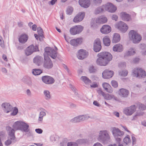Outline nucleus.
<instances>
[{
    "instance_id": "41",
    "label": "nucleus",
    "mask_w": 146,
    "mask_h": 146,
    "mask_svg": "<svg viewBox=\"0 0 146 146\" xmlns=\"http://www.w3.org/2000/svg\"><path fill=\"white\" fill-rule=\"evenodd\" d=\"M88 141V140L86 139H80L76 141V143L77 145L78 144L81 145L87 143Z\"/></svg>"
},
{
    "instance_id": "1",
    "label": "nucleus",
    "mask_w": 146,
    "mask_h": 146,
    "mask_svg": "<svg viewBox=\"0 0 146 146\" xmlns=\"http://www.w3.org/2000/svg\"><path fill=\"white\" fill-rule=\"evenodd\" d=\"M97 56L98 58L96 60V63L100 66H106L112 58L111 54L108 52L100 53Z\"/></svg>"
},
{
    "instance_id": "49",
    "label": "nucleus",
    "mask_w": 146,
    "mask_h": 146,
    "mask_svg": "<svg viewBox=\"0 0 146 146\" xmlns=\"http://www.w3.org/2000/svg\"><path fill=\"white\" fill-rule=\"evenodd\" d=\"M139 108L140 110H144L146 109L145 105L141 104H140L139 105Z\"/></svg>"
},
{
    "instance_id": "63",
    "label": "nucleus",
    "mask_w": 146,
    "mask_h": 146,
    "mask_svg": "<svg viewBox=\"0 0 146 146\" xmlns=\"http://www.w3.org/2000/svg\"><path fill=\"white\" fill-rule=\"evenodd\" d=\"M112 20L117 21L118 19V17L116 15H113L112 17Z\"/></svg>"
},
{
    "instance_id": "28",
    "label": "nucleus",
    "mask_w": 146,
    "mask_h": 146,
    "mask_svg": "<svg viewBox=\"0 0 146 146\" xmlns=\"http://www.w3.org/2000/svg\"><path fill=\"white\" fill-rule=\"evenodd\" d=\"M82 42L81 39L80 38L73 39L70 41V44L73 46H76L80 44Z\"/></svg>"
},
{
    "instance_id": "11",
    "label": "nucleus",
    "mask_w": 146,
    "mask_h": 146,
    "mask_svg": "<svg viewBox=\"0 0 146 146\" xmlns=\"http://www.w3.org/2000/svg\"><path fill=\"white\" fill-rule=\"evenodd\" d=\"M111 131L115 137L123 136L124 133L120 130L119 128L115 127H112L111 128Z\"/></svg>"
},
{
    "instance_id": "56",
    "label": "nucleus",
    "mask_w": 146,
    "mask_h": 146,
    "mask_svg": "<svg viewBox=\"0 0 146 146\" xmlns=\"http://www.w3.org/2000/svg\"><path fill=\"white\" fill-rule=\"evenodd\" d=\"M35 131L38 133L41 134L42 133L43 130L41 129H36L35 130Z\"/></svg>"
},
{
    "instance_id": "22",
    "label": "nucleus",
    "mask_w": 146,
    "mask_h": 146,
    "mask_svg": "<svg viewBox=\"0 0 146 146\" xmlns=\"http://www.w3.org/2000/svg\"><path fill=\"white\" fill-rule=\"evenodd\" d=\"M15 135L8 136V139L5 142V144L7 146L10 145L12 143H14L17 142Z\"/></svg>"
},
{
    "instance_id": "48",
    "label": "nucleus",
    "mask_w": 146,
    "mask_h": 146,
    "mask_svg": "<svg viewBox=\"0 0 146 146\" xmlns=\"http://www.w3.org/2000/svg\"><path fill=\"white\" fill-rule=\"evenodd\" d=\"M112 95H110L109 94H106L104 95V97L105 99L107 100H110L112 99Z\"/></svg>"
},
{
    "instance_id": "14",
    "label": "nucleus",
    "mask_w": 146,
    "mask_h": 146,
    "mask_svg": "<svg viewBox=\"0 0 146 146\" xmlns=\"http://www.w3.org/2000/svg\"><path fill=\"white\" fill-rule=\"evenodd\" d=\"M102 48L101 43L100 40L98 38L95 39L93 45V50L95 52L100 51Z\"/></svg>"
},
{
    "instance_id": "6",
    "label": "nucleus",
    "mask_w": 146,
    "mask_h": 146,
    "mask_svg": "<svg viewBox=\"0 0 146 146\" xmlns=\"http://www.w3.org/2000/svg\"><path fill=\"white\" fill-rule=\"evenodd\" d=\"M45 52L47 56L49 55L52 58L55 59L57 57L56 51L53 48L49 47H47L44 49Z\"/></svg>"
},
{
    "instance_id": "20",
    "label": "nucleus",
    "mask_w": 146,
    "mask_h": 146,
    "mask_svg": "<svg viewBox=\"0 0 146 146\" xmlns=\"http://www.w3.org/2000/svg\"><path fill=\"white\" fill-rule=\"evenodd\" d=\"M113 71L106 69L102 73V77L104 79H108L112 77L113 75Z\"/></svg>"
},
{
    "instance_id": "31",
    "label": "nucleus",
    "mask_w": 146,
    "mask_h": 146,
    "mask_svg": "<svg viewBox=\"0 0 146 146\" xmlns=\"http://www.w3.org/2000/svg\"><path fill=\"white\" fill-rule=\"evenodd\" d=\"M103 87L105 90L108 92L111 93L113 92L110 85L108 83H105L102 84Z\"/></svg>"
},
{
    "instance_id": "7",
    "label": "nucleus",
    "mask_w": 146,
    "mask_h": 146,
    "mask_svg": "<svg viewBox=\"0 0 146 146\" xmlns=\"http://www.w3.org/2000/svg\"><path fill=\"white\" fill-rule=\"evenodd\" d=\"M90 117L87 115L78 116L72 119L70 121L72 123H78L88 119Z\"/></svg>"
},
{
    "instance_id": "25",
    "label": "nucleus",
    "mask_w": 146,
    "mask_h": 146,
    "mask_svg": "<svg viewBox=\"0 0 146 146\" xmlns=\"http://www.w3.org/2000/svg\"><path fill=\"white\" fill-rule=\"evenodd\" d=\"M79 3L82 7L84 8L88 7L90 4V0H79Z\"/></svg>"
},
{
    "instance_id": "15",
    "label": "nucleus",
    "mask_w": 146,
    "mask_h": 146,
    "mask_svg": "<svg viewBox=\"0 0 146 146\" xmlns=\"http://www.w3.org/2000/svg\"><path fill=\"white\" fill-rule=\"evenodd\" d=\"M116 27L122 32L125 33L128 29L127 25L122 21H120L116 25Z\"/></svg>"
},
{
    "instance_id": "34",
    "label": "nucleus",
    "mask_w": 146,
    "mask_h": 146,
    "mask_svg": "<svg viewBox=\"0 0 146 146\" xmlns=\"http://www.w3.org/2000/svg\"><path fill=\"white\" fill-rule=\"evenodd\" d=\"M37 31L39 35V39L40 41H41L44 37L43 30L40 27H39L37 28Z\"/></svg>"
},
{
    "instance_id": "27",
    "label": "nucleus",
    "mask_w": 146,
    "mask_h": 146,
    "mask_svg": "<svg viewBox=\"0 0 146 146\" xmlns=\"http://www.w3.org/2000/svg\"><path fill=\"white\" fill-rule=\"evenodd\" d=\"M28 39V36L26 34H23L19 38V42L22 43H24L27 42Z\"/></svg>"
},
{
    "instance_id": "59",
    "label": "nucleus",
    "mask_w": 146,
    "mask_h": 146,
    "mask_svg": "<svg viewBox=\"0 0 146 146\" xmlns=\"http://www.w3.org/2000/svg\"><path fill=\"white\" fill-rule=\"evenodd\" d=\"M74 92L75 95L76 96V97H78L81 100L82 99V97L80 95L78 94V93L76 92V91Z\"/></svg>"
},
{
    "instance_id": "29",
    "label": "nucleus",
    "mask_w": 146,
    "mask_h": 146,
    "mask_svg": "<svg viewBox=\"0 0 146 146\" xmlns=\"http://www.w3.org/2000/svg\"><path fill=\"white\" fill-rule=\"evenodd\" d=\"M135 53V50L133 48H131L126 52L125 53L124 57L129 56L134 54Z\"/></svg>"
},
{
    "instance_id": "2",
    "label": "nucleus",
    "mask_w": 146,
    "mask_h": 146,
    "mask_svg": "<svg viewBox=\"0 0 146 146\" xmlns=\"http://www.w3.org/2000/svg\"><path fill=\"white\" fill-rule=\"evenodd\" d=\"M29 125L23 121H17L13 125V128L16 130H20L25 132H28L29 130Z\"/></svg>"
},
{
    "instance_id": "55",
    "label": "nucleus",
    "mask_w": 146,
    "mask_h": 146,
    "mask_svg": "<svg viewBox=\"0 0 146 146\" xmlns=\"http://www.w3.org/2000/svg\"><path fill=\"white\" fill-rule=\"evenodd\" d=\"M0 45L2 47H4V41L3 40L2 38L0 35Z\"/></svg>"
},
{
    "instance_id": "47",
    "label": "nucleus",
    "mask_w": 146,
    "mask_h": 146,
    "mask_svg": "<svg viewBox=\"0 0 146 146\" xmlns=\"http://www.w3.org/2000/svg\"><path fill=\"white\" fill-rule=\"evenodd\" d=\"M73 10V8L71 7H68L67 9L66 12L67 14L70 15L71 14Z\"/></svg>"
},
{
    "instance_id": "50",
    "label": "nucleus",
    "mask_w": 146,
    "mask_h": 146,
    "mask_svg": "<svg viewBox=\"0 0 146 146\" xmlns=\"http://www.w3.org/2000/svg\"><path fill=\"white\" fill-rule=\"evenodd\" d=\"M112 86L114 88H116L118 86V83L116 81L112 80L111 82Z\"/></svg>"
},
{
    "instance_id": "16",
    "label": "nucleus",
    "mask_w": 146,
    "mask_h": 146,
    "mask_svg": "<svg viewBox=\"0 0 146 146\" xmlns=\"http://www.w3.org/2000/svg\"><path fill=\"white\" fill-rule=\"evenodd\" d=\"M42 81L45 83L48 84H52L54 83L55 80L52 77L49 76H45L42 77Z\"/></svg>"
},
{
    "instance_id": "23",
    "label": "nucleus",
    "mask_w": 146,
    "mask_h": 146,
    "mask_svg": "<svg viewBox=\"0 0 146 146\" xmlns=\"http://www.w3.org/2000/svg\"><path fill=\"white\" fill-rule=\"evenodd\" d=\"M111 31V27L108 25H104L100 29L101 33L105 34H108L110 33Z\"/></svg>"
},
{
    "instance_id": "45",
    "label": "nucleus",
    "mask_w": 146,
    "mask_h": 146,
    "mask_svg": "<svg viewBox=\"0 0 146 146\" xmlns=\"http://www.w3.org/2000/svg\"><path fill=\"white\" fill-rule=\"evenodd\" d=\"M123 140L124 142L126 144H127L131 142V140L130 139L129 136V135H127L124 138Z\"/></svg>"
},
{
    "instance_id": "13",
    "label": "nucleus",
    "mask_w": 146,
    "mask_h": 146,
    "mask_svg": "<svg viewBox=\"0 0 146 146\" xmlns=\"http://www.w3.org/2000/svg\"><path fill=\"white\" fill-rule=\"evenodd\" d=\"M107 19L106 17H101L96 19V23H94L92 25V27L94 28H97L100 24L106 22Z\"/></svg>"
},
{
    "instance_id": "19",
    "label": "nucleus",
    "mask_w": 146,
    "mask_h": 146,
    "mask_svg": "<svg viewBox=\"0 0 146 146\" xmlns=\"http://www.w3.org/2000/svg\"><path fill=\"white\" fill-rule=\"evenodd\" d=\"M85 16V13L82 12L79 13L74 17L73 21L75 23H78L82 21Z\"/></svg>"
},
{
    "instance_id": "30",
    "label": "nucleus",
    "mask_w": 146,
    "mask_h": 146,
    "mask_svg": "<svg viewBox=\"0 0 146 146\" xmlns=\"http://www.w3.org/2000/svg\"><path fill=\"white\" fill-rule=\"evenodd\" d=\"M113 50L114 51L121 52L123 50V46L120 44H116L113 46Z\"/></svg>"
},
{
    "instance_id": "60",
    "label": "nucleus",
    "mask_w": 146,
    "mask_h": 146,
    "mask_svg": "<svg viewBox=\"0 0 146 146\" xmlns=\"http://www.w3.org/2000/svg\"><path fill=\"white\" fill-rule=\"evenodd\" d=\"M93 1L96 5L99 4L102 2V0H93Z\"/></svg>"
},
{
    "instance_id": "33",
    "label": "nucleus",
    "mask_w": 146,
    "mask_h": 146,
    "mask_svg": "<svg viewBox=\"0 0 146 146\" xmlns=\"http://www.w3.org/2000/svg\"><path fill=\"white\" fill-rule=\"evenodd\" d=\"M120 40V36L117 33H115L113 37L112 42L113 43H116L118 42Z\"/></svg>"
},
{
    "instance_id": "3",
    "label": "nucleus",
    "mask_w": 146,
    "mask_h": 146,
    "mask_svg": "<svg viewBox=\"0 0 146 146\" xmlns=\"http://www.w3.org/2000/svg\"><path fill=\"white\" fill-rule=\"evenodd\" d=\"M130 39L134 44L138 43L141 40V35L134 30H131L129 33Z\"/></svg>"
},
{
    "instance_id": "17",
    "label": "nucleus",
    "mask_w": 146,
    "mask_h": 146,
    "mask_svg": "<svg viewBox=\"0 0 146 146\" xmlns=\"http://www.w3.org/2000/svg\"><path fill=\"white\" fill-rule=\"evenodd\" d=\"M104 7L105 10L111 13L115 12L117 9L116 7L110 3H107L106 5H104Z\"/></svg>"
},
{
    "instance_id": "5",
    "label": "nucleus",
    "mask_w": 146,
    "mask_h": 146,
    "mask_svg": "<svg viewBox=\"0 0 146 146\" xmlns=\"http://www.w3.org/2000/svg\"><path fill=\"white\" fill-rule=\"evenodd\" d=\"M133 75L139 78H143L146 76V72L142 69L138 68L133 70Z\"/></svg>"
},
{
    "instance_id": "8",
    "label": "nucleus",
    "mask_w": 146,
    "mask_h": 146,
    "mask_svg": "<svg viewBox=\"0 0 146 146\" xmlns=\"http://www.w3.org/2000/svg\"><path fill=\"white\" fill-rule=\"evenodd\" d=\"M44 58V61L43 64V67L48 69L51 68L53 67V64L50 58L45 54Z\"/></svg>"
},
{
    "instance_id": "37",
    "label": "nucleus",
    "mask_w": 146,
    "mask_h": 146,
    "mask_svg": "<svg viewBox=\"0 0 146 146\" xmlns=\"http://www.w3.org/2000/svg\"><path fill=\"white\" fill-rule=\"evenodd\" d=\"M22 80L24 83L29 86L32 85V82L29 78L26 77H24L22 79Z\"/></svg>"
},
{
    "instance_id": "18",
    "label": "nucleus",
    "mask_w": 146,
    "mask_h": 146,
    "mask_svg": "<svg viewBox=\"0 0 146 146\" xmlns=\"http://www.w3.org/2000/svg\"><path fill=\"white\" fill-rule=\"evenodd\" d=\"M77 55L79 59L82 60L87 57L88 56V53L86 50L80 49L78 51Z\"/></svg>"
},
{
    "instance_id": "62",
    "label": "nucleus",
    "mask_w": 146,
    "mask_h": 146,
    "mask_svg": "<svg viewBox=\"0 0 146 146\" xmlns=\"http://www.w3.org/2000/svg\"><path fill=\"white\" fill-rule=\"evenodd\" d=\"M26 132L27 133H26V134L27 135V137H28L33 135V133L31 131H29L28 132Z\"/></svg>"
},
{
    "instance_id": "24",
    "label": "nucleus",
    "mask_w": 146,
    "mask_h": 146,
    "mask_svg": "<svg viewBox=\"0 0 146 146\" xmlns=\"http://www.w3.org/2000/svg\"><path fill=\"white\" fill-rule=\"evenodd\" d=\"M119 95L123 98H127L129 94V91L125 89L121 88L119 90Z\"/></svg>"
},
{
    "instance_id": "36",
    "label": "nucleus",
    "mask_w": 146,
    "mask_h": 146,
    "mask_svg": "<svg viewBox=\"0 0 146 146\" xmlns=\"http://www.w3.org/2000/svg\"><path fill=\"white\" fill-rule=\"evenodd\" d=\"M43 94L45 99L46 100H49L51 98L50 92L47 90H45L43 92Z\"/></svg>"
},
{
    "instance_id": "4",
    "label": "nucleus",
    "mask_w": 146,
    "mask_h": 146,
    "mask_svg": "<svg viewBox=\"0 0 146 146\" xmlns=\"http://www.w3.org/2000/svg\"><path fill=\"white\" fill-rule=\"evenodd\" d=\"M110 139V137L108 131L106 130L100 131L98 137V140L104 143L108 141Z\"/></svg>"
},
{
    "instance_id": "64",
    "label": "nucleus",
    "mask_w": 146,
    "mask_h": 146,
    "mask_svg": "<svg viewBox=\"0 0 146 146\" xmlns=\"http://www.w3.org/2000/svg\"><path fill=\"white\" fill-rule=\"evenodd\" d=\"M1 71L2 72L5 74H7V70L5 68H1Z\"/></svg>"
},
{
    "instance_id": "40",
    "label": "nucleus",
    "mask_w": 146,
    "mask_h": 146,
    "mask_svg": "<svg viewBox=\"0 0 146 146\" xmlns=\"http://www.w3.org/2000/svg\"><path fill=\"white\" fill-rule=\"evenodd\" d=\"M80 79L82 80L86 84H89L91 83V81L88 78L85 76H82L80 78Z\"/></svg>"
},
{
    "instance_id": "26",
    "label": "nucleus",
    "mask_w": 146,
    "mask_h": 146,
    "mask_svg": "<svg viewBox=\"0 0 146 146\" xmlns=\"http://www.w3.org/2000/svg\"><path fill=\"white\" fill-rule=\"evenodd\" d=\"M120 16L122 19L125 21H129L131 20L130 15L125 12L120 13Z\"/></svg>"
},
{
    "instance_id": "21",
    "label": "nucleus",
    "mask_w": 146,
    "mask_h": 146,
    "mask_svg": "<svg viewBox=\"0 0 146 146\" xmlns=\"http://www.w3.org/2000/svg\"><path fill=\"white\" fill-rule=\"evenodd\" d=\"M1 106L4 111L7 113L11 111L13 109L12 106L9 103H3L2 104Z\"/></svg>"
},
{
    "instance_id": "39",
    "label": "nucleus",
    "mask_w": 146,
    "mask_h": 146,
    "mask_svg": "<svg viewBox=\"0 0 146 146\" xmlns=\"http://www.w3.org/2000/svg\"><path fill=\"white\" fill-rule=\"evenodd\" d=\"M104 5L102 6H100L96 8L95 11V13L96 14H98L102 12H104L105 9L104 7Z\"/></svg>"
},
{
    "instance_id": "12",
    "label": "nucleus",
    "mask_w": 146,
    "mask_h": 146,
    "mask_svg": "<svg viewBox=\"0 0 146 146\" xmlns=\"http://www.w3.org/2000/svg\"><path fill=\"white\" fill-rule=\"evenodd\" d=\"M83 29V27L81 25H77L74 26L70 29V32L72 35H75L81 33Z\"/></svg>"
},
{
    "instance_id": "53",
    "label": "nucleus",
    "mask_w": 146,
    "mask_h": 146,
    "mask_svg": "<svg viewBox=\"0 0 146 146\" xmlns=\"http://www.w3.org/2000/svg\"><path fill=\"white\" fill-rule=\"evenodd\" d=\"M67 146H78L76 143L71 142H68L67 144Z\"/></svg>"
},
{
    "instance_id": "9",
    "label": "nucleus",
    "mask_w": 146,
    "mask_h": 146,
    "mask_svg": "<svg viewBox=\"0 0 146 146\" xmlns=\"http://www.w3.org/2000/svg\"><path fill=\"white\" fill-rule=\"evenodd\" d=\"M137 109V106L135 105L125 108L123 110V113L127 115L130 116L135 112Z\"/></svg>"
},
{
    "instance_id": "52",
    "label": "nucleus",
    "mask_w": 146,
    "mask_h": 146,
    "mask_svg": "<svg viewBox=\"0 0 146 146\" xmlns=\"http://www.w3.org/2000/svg\"><path fill=\"white\" fill-rule=\"evenodd\" d=\"M144 113V112H137L136 114L133 116V118L132 120H135V117L137 116L143 115Z\"/></svg>"
},
{
    "instance_id": "32",
    "label": "nucleus",
    "mask_w": 146,
    "mask_h": 146,
    "mask_svg": "<svg viewBox=\"0 0 146 146\" xmlns=\"http://www.w3.org/2000/svg\"><path fill=\"white\" fill-rule=\"evenodd\" d=\"M42 60V58L41 56H37L34 58L33 62L35 63L37 65L39 66L41 64Z\"/></svg>"
},
{
    "instance_id": "35",
    "label": "nucleus",
    "mask_w": 146,
    "mask_h": 146,
    "mask_svg": "<svg viewBox=\"0 0 146 146\" xmlns=\"http://www.w3.org/2000/svg\"><path fill=\"white\" fill-rule=\"evenodd\" d=\"M6 129L8 136L15 135V130L13 129H12L9 126H7L6 127Z\"/></svg>"
},
{
    "instance_id": "54",
    "label": "nucleus",
    "mask_w": 146,
    "mask_h": 146,
    "mask_svg": "<svg viewBox=\"0 0 146 146\" xmlns=\"http://www.w3.org/2000/svg\"><path fill=\"white\" fill-rule=\"evenodd\" d=\"M128 74V72L127 70H123L119 73V74L121 76H126Z\"/></svg>"
},
{
    "instance_id": "10",
    "label": "nucleus",
    "mask_w": 146,
    "mask_h": 146,
    "mask_svg": "<svg viewBox=\"0 0 146 146\" xmlns=\"http://www.w3.org/2000/svg\"><path fill=\"white\" fill-rule=\"evenodd\" d=\"M39 51L38 45H36L34 46L33 45H31L26 49L25 52L26 55L29 56L34 52Z\"/></svg>"
},
{
    "instance_id": "46",
    "label": "nucleus",
    "mask_w": 146,
    "mask_h": 146,
    "mask_svg": "<svg viewBox=\"0 0 146 146\" xmlns=\"http://www.w3.org/2000/svg\"><path fill=\"white\" fill-rule=\"evenodd\" d=\"M6 134L5 132L4 131H2L0 132V140L4 139L6 137Z\"/></svg>"
},
{
    "instance_id": "57",
    "label": "nucleus",
    "mask_w": 146,
    "mask_h": 146,
    "mask_svg": "<svg viewBox=\"0 0 146 146\" xmlns=\"http://www.w3.org/2000/svg\"><path fill=\"white\" fill-rule=\"evenodd\" d=\"M97 92L99 95H101L103 96H104L105 94L100 89H99L98 90Z\"/></svg>"
},
{
    "instance_id": "51",
    "label": "nucleus",
    "mask_w": 146,
    "mask_h": 146,
    "mask_svg": "<svg viewBox=\"0 0 146 146\" xmlns=\"http://www.w3.org/2000/svg\"><path fill=\"white\" fill-rule=\"evenodd\" d=\"M18 112V110L17 108L15 107L11 115H16Z\"/></svg>"
},
{
    "instance_id": "61",
    "label": "nucleus",
    "mask_w": 146,
    "mask_h": 146,
    "mask_svg": "<svg viewBox=\"0 0 146 146\" xmlns=\"http://www.w3.org/2000/svg\"><path fill=\"white\" fill-rule=\"evenodd\" d=\"M132 144L133 145L135 144L136 143V139L135 137L134 136L132 137Z\"/></svg>"
},
{
    "instance_id": "42",
    "label": "nucleus",
    "mask_w": 146,
    "mask_h": 146,
    "mask_svg": "<svg viewBox=\"0 0 146 146\" xmlns=\"http://www.w3.org/2000/svg\"><path fill=\"white\" fill-rule=\"evenodd\" d=\"M89 72L90 73H96L97 71V68L93 65L90 66L88 68Z\"/></svg>"
},
{
    "instance_id": "58",
    "label": "nucleus",
    "mask_w": 146,
    "mask_h": 146,
    "mask_svg": "<svg viewBox=\"0 0 146 146\" xmlns=\"http://www.w3.org/2000/svg\"><path fill=\"white\" fill-rule=\"evenodd\" d=\"M46 115V113L44 111H42L40 112L39 116L43 118V117L44 116H45Z\"/></svg>"
},
{
    "instance_id": "43",
    "label": "nucleus",
    "mask_w": 146,
    "mask_h": 146,
    "mask_svg": "<svg viewBox=\"0 0 146 146\" xmlns=\"http://www.w3.org/2000/svg\"><path fill=\"white\" fill-rule=\"evenodd\" d=\"M115 138L116 140L118 142L117 143V144H114L113 145L110 144L108 146H123V145L120 144L119 143L121 140L120 138L118 137Z\"/></svg>"
},
{
    "instance_id": "44",
    "label": "nucleus",
    "mask_w": 146,
    "mask_h": 146,
    "mask_svg": "<svg viewBox=\"0 0 146 146\" xmlns=\"http://www.w3.org/2000/svg\"><path fill=\"white\" fill-rule=\"evenodd\" d=\"M42 72L41 70L35 69L33 70L32 73L34 75H40Z\"/></svg>"
},
{
    "instance_id": "38",
    "label": "nucleus",
    "mask_w": 146,
    "mask_h": 146,
    "mask_svg": "<svg viewBox=\"0 0 146 146\" xmlns=\"http://www.w3.org/2000/svg\"><path fill=\"white\" fill-rule=\"evenodd\" d=\"M103 40L104 44L106 46H108L110 45V40L108 36H106L104 37Z\"/></svg>"
}]
</instances>
